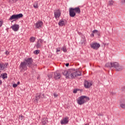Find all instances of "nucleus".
Segmentation results:
<instances>
[{"label":"nucleus","instance_id":"0eeeda50","mask_svg":"<svg viewBox=\"0 0 125 125\" xmlns=\"http://www.w3.org/2000/svg\"><path fill=\"white\" fill-rule=\"evenodd\" d=\"M90 46L91 48H93V49H96V50H97V49H98V48L100 46V44L97 42H93L92 44H90Z\"/></svg>","mask_w":125,"mask_h":125},{"label":"nucleus","instance_id":"2f4dec72","mask_svg":"<svg viewBox=\"0 0 125 125\" xmlns=\"http://www.w3.org/2000/svg\"><path fill=\"white\" fill-rule=\"evenodd\" d=\"M77 92H78V89H74L73 90V93H77Z\"/></svg>","mask_w":125,"mask_h":125},{"label":"nucleus","instance_id":"423d86ee","mask_svg":"<svg viewBox=\"0 0 125 125\" xmlns=\"http://www.w3.org/2000/svg\"><path fill=\"white\" fill-rule=\"evenodd\" d=\"M27 63H26L25 62H21L20 65V68L21 69V71H22V70L26 71V70H27Z\"/></svg>","mask_w":125,"mask_h":125},{"label":"nucleus","instance_id":"f257e3e1","mask_svg":"<svg viewBox=\"0 0 125 125\" xmlns=\"http://www.w3.org/2000/svg\"><path fill=\"white\" fill-rule=\"evenodd\" d=\"M63 76H65L66 79H74L76 77L82 76L81 71H76L74 69H70L68 70H64L62 72Z\"/></svg>","mask_w":125,"mask_h":125},{"label":"nucleus","instance_id":"6e6552de","mask_svg":"<svg viewBox=\"0 0 125 125\" xmlns=\"http://www.w3.org/2000/svg\"><path fill=\"white\" fill-rule=\"evenodd\" d=\"M68 123H69V117H66L61 120V125H67Z\"/></svg>","mask_w":125,"mask_h":125},{"label":"nucleus","instance_id":"f03ea898","mask_svg":"<svg viewBox=\"0 0 125 125\" xmlns=\"http://www.w3.org/2000/svg\"><path fill=\"white\" fill-rule=\"evenodd\" d=\"M87 101H89V98L85 96H82L77 100V103L79 105H83V104H84Z\"/></svg>","mask_w":125,"mask_h":125},{"label":"nucleus","instance_id":"39448f33","mask_svg":"<svg viewBox=\"0 0 125 125\" xmlns=\"http://www.w3.org/2000/svg\"><path fill=\"white\" fill-rule=\"evenodd\" d=\"M25 63H26L27 66L28 67H32L33 65V59L32 58H29L24 60Z\"/></svg>","mask_w":125,"mask_h":125},{"label":"nucleus","instance_id":"2eb2a0df","mask_svg":"<svg viewBox=\"0 0 125 125\" xmlns=\"http://www.w3.org/2000/svg\"><path fill=\"white\" fill-rule=\"evenodd\" d=\"M11 29L13 30L15 32H17L19 30V25L18 24H14L11 26Z\"/></svg>","mask_w":125,"mask_h":125},{"label":"nucleus","instance_id":"f8f14e48","mask_svg":"<svg viewBox=\"0 0 125 125\" xmlns=\"http://www.w3.org/2000/svg\"><path fill=\"white\" fill-rule=\"evenodd\" d=\"M41 98H44V94H43L42 95V97H41V94H37L35 98V100L36 102H38V101H40V102H41Z\"/></svg>","mask_w":125,"mask_h":125},{"label":"nucleus","instance_id":"b1692460","mask_svg":"<svg viewBox=\"0 0 125 125\" xmlns=\"http://www.w3.org/2000/svg\"><path fill=\"white\" fill-rule=\"evenodd\" d=\"M92 33H97L96 35H97L98 36H100V32H98V30H94L92 31Z\"/></svg>","mask_w":125,"mask_h":125},{"label":"nucleus","instance_id":"6ab92c4d","mask_svg":"<svg viewBox=\"0 0 125 125\" xmlns=\"http://www.w3.org/2000/svg\"><path fill=\"white\" fill-rule=\"evenodd\" d=\"M42 124L43 125H46V124H47L48 121L47 120V118H44L42 119Z\"/></svg>","mask_w":125,"mask_h":125},{"label":"nucleus","instance_id":"7c9ffc66","mask_svg":"<svg viewBox=\"0 0 125 125\" xmlns=\"http://www.w3.org/2000/svg\"><path fill=\"white\" fill-rule=\"evenodd\" d=\"M121 108H123V109H125V104H122L121 105H120Z\"/></svg>","mask_w":125,"mask_h":125},{"label":"nucleus","instance_id":"dca6fc26","mask_svg":"<svg viewBox=\"0 0 125 125\" xmlns=\"http://www.w3.org/2000/svg\"><path fill=\"white\" fill-rule=\"evenodd\" d=\"M42 21H38L36 24V28L37 29H41L42 27Z\"/></svg>","mask_w":125,"mask_h":125},{"label":"nucleus","instance_id":"a19ab883","mask_svg":"<svg viewBox=\"0 0 125 125\" xmlns=\"http://www.w3.org/2000/svg\"><path fill=\"white\" fill-rule=\"evenodd\" d=\"M17 84V85H18V84H20V82H18Z\"/></svg>","mask_w":125,"mask_h":125},{"label":"nucleus","instance_id":"412c9836","mask_svg":"<svg viewBox=\"0 0 125 125\" xmlns=\"http://www.w3.org/2000/svg\"><path fill=\"white\" fill-rule=\"evenodd\" d=\"M105 67H109V68H112V62H108L105 64Z\"/></svg>","mask_w":125,"mask_h":125},{"label":"nucleus","instance_id":"e433bc0d","mask_svg":"<svg viewBox=\"0 0 125 125\" xmlns=\"http://www.w3.org/2000/svg\"><path fill=\"white\" fill-rule=\"evenodd\" d=\"M5 54H6L7 55H8V54H9V52L6 51L5 52Z\"/></svg>","mask_w":125,"mask_h":125},{"label":"nucleus","instance_id":"ddd939ff","mask_svg":"<svg viewBox=\"0 0 125 125\" xmlns=\"http://www.w3.org/2000/svg\"><path fill=\"white\" fill-rule=\"evenodd\" d=\"M69 12L70 17H74L76 16V13L74 11V8H70L69 9Z\"/></svg>","mask_w":125,"mask_h":125},{"label":"nucleus","instance_id":"1a4fd4ad","mask_svg":"<svg viewBox=\"0 0 125 125\" xmlns=\"http://www.w3.org/2000/svg\"><path fill=\"white\" fill-rule=\"evenodd\" d=\"M91 85H92V82L91 81H86L84 83V86L85 88H89Z\"/></svg>","mask_w":125,"mask_h":125},{"label":"nucleus","instance_id":"4468645a","mask_svg":"<svg viewBox=\"0 0 125 125\" xmlns=\"http://www.w3.org/2000/svg\"><path fill=\"white\" fill-rule=\"evenodd\" d=\"M43 42V41H42V40L39 39L36 45L37 48H41V46H42V44Z\"/></svg>","mask_w":125,"mask_h":125},{"label":"nucleus","instance_id":"ea45409f","mask_svg":"<svg viewBox=\"0 0 125 125\" xmlns=\"http://www.w3.org/2000/svg\"><path fill=\"white\" fill-rule=\"evenodd\" d=\"M91 37H94V33H92L91 35Z\"/></svg>","mask_w":125,"mask_h":125},{"label":"nucleus","instance_id":"cd10ccee","mask_svg":"<svg viewBox=\"0 0 125 125\" xmlns=\"http://www.w3.org/2000/svg\"><path fill=\"white\" fill-rule=\"evenodd\" d=\"M52 75H53V73H52L48 74L47 75V77H48V79H51V78H52Z\"/></svg>","mask_w":125,"mask_h":125},{"label":"nucleus","instance_id":"a211bd4d","mask_svg":"<svg viewBox=\"0 0 125 125\" xmlns=\"http://www.w3.org/2000/svg\"><path fill=\"white\" fill-rule=\"evenodd\" d=\"M73 10L74 11V12L75 13H78V14H80L81 13V9H80L79 7H76L73 8Z\"/></svg>","mask_w":125,"mask_h":125},{"label":"nucleus","instance_id":"79ce46f5","mask_svg":"<svg viewBox=\"0 0 125 125\" xmlns=\"http://www.w3.org/2000/svg\"><path fill=\"white\" fill-rule=\"evenodd\" d=\"M93 34H97V32H92Z\"/></svg>","mask_w":125,"mask_h":125},{"label":"nucleus","instance_id":"5701e85b","mask_svg":"<svg viewBox=\"0 0 125 125\" xmlns=\"http://www.w3.org/2000/svg\"><path fill=\"white\" fill-rule=\"evenodd\" d=\"M36 41V38L34 37H32L30 38V41L31 42H34Z\"/></svg>","mask_w":125,"mask_h":125},{"label":"nucleus","instance_id":"9b49d317","mask_svg":"<svg viewBox=\"0 0 125 125\" xmlns=\"http://www.w3.org/2000/svg\"><path fill=\"white\" fill-rule=\"evenodd\" d=\"M61 78V75L59 73V71H57L54 73V79L55 80H58L59 79H60Z\"/></svg>","mask_w":125,"mask_h":125},{"label":"nucleus","instance_id":"72a5a7b5","mask_svg":"<svg viewBox=\"0 0 125 125\" xmlns=\"http://www.w3.org/2000/svg\"><path fill=\"white\" fill-rule=\"evenodd\" d=\"M56 50H57V52H60V48H57V49H56Z\"/></svg>","mask_w":125,"mask_h":125},{"label":"nucleus","instance_id":"58836bf2","mask_svg":"<svg viewBox=\"0 0 125 125\" xmlns=\"http://www.w3.org/2000/svg\"><path fill=\"white\" fill-rule=\"evenodd\" d=\"M2 83V81H1V80H0V85H1Z\"/></svg>","mask_w":125,"mask_h":125},{"label":"nucleus","instance_id":"c9c22d12","mask_svg":"<svg viewBox=\"0 0 125 125\" xmlns=\"http://www.w3.org/2000/svg\"><path fill=\"white\" fill-rule=\"evenodd\" d=\"M2 26V21H0V27H1Z\"/></svg>","mask_w":125,"mask_h":125},{"label":"nucleus","instance_id":"bb28decb","mask_svg":"<svg viewBox=\"0 0 125 125\" xmlns=\"http://www.w3.org/2000/svg\"><path fill=\"white\" fill-rule=\"evenodd\" d=\"M7 78V74L6 73H4L2 75V79L4 80V79H6Z\"/></svg>","mask_w":125,"mask_h":125},{"label":"nucleus","instance_id":"a878e982","mask_svg":"<svg viewBox=\"0 0 125 125\" xmlns=\"http://www.w3.org/2000/svg\"><path fill=\"white\" fill-rule=\"evenodd\" d=\"M62 50H63V52H67V49L66 48V46H63L62 48Z\"/></svg>","mask_w":125,"mask_h":125},{"label":"nucleus","instance_id":"f3484780","mask_svg":"<svg viewBox=\"0 0 125 125\" xmlns=\"http://www.w3.org/2000/svg\"><path fill=\"white\" fill-rule=\"evenodd\" d=\"M59 26H60L61 27H63V26H65V21H64V20L62 19L60 20L59 23H58Z\"/></svg>","mask_w":125,"mask_h":125},{"label":"nucleus","instance_id":"20e7f679","mask_svg":"<svg viewBox=\"0 0 125 125\" xmlns=\"http://www.w3.org/2000/svg\"><path fill=\"white\" fill-rule=\"evenodd\" d=\"M22 17H23V14H14L11 16L9 20H10V21H11V20H18V19H20V18H22Z\"/></svg>","mask_w":125,"mask_h":125},{"label":"nucleus","instance_id":"4be33fe9","mask_svg":"<svg viewBox=\"0 0 125 125\" xmlns=\"http://www.w3.org/2000/svg\"><path fill=\"white\" fill-rule=\"evenodd\" d=\"M16 1H18V0H9V2L10 4H12L16 2Z\"/></svg>","mask_w":125,"mask_h":125},{"label":"nucleus","instance_id":"7ed1b4c3","mask_svg":"<svg viewBox=\"0 0 125 125\" xmlns=\"http://www.w3.org/2000/svg\"><path fill=\"white\" fill-rule=\"evenodd\" d=\"M112 68H115L116 71H123L124 70V66L121 65L118 62H112Z\"/></svg>","mask_w":125,"mask_h":125},{"label":"nucleus","instance_id":"473e14b6","mask_svg":"<svg viewBox=\"0 0 125 125\" xmlns=\"http://www.w3.org/2000/svg\"><path fill=\"white\" fill-rule=\"evenodd\" d=\"M17 85H17V84L14 83L13 84V87H16L17 86Z\"/></svg>","mask_w":125,"mask_h":125},{"label":"nucleus","instance_id":"c756f323","mask_svg":"<svg viewBox=\"0 0 125 125\" xmlns=\"http://www.w3.org/2000/svg\"><path fill=\"white\" fill-rule=\"evenodd\" d=\"M114 4V1L112 0H109V5H113Z\"/></svg>","mask_w":125,"mask_h":125},{"label":"nucleus","instance_id":"c85d7f7f","mask_svg":"<svg viewBox=\"0 0 125 125\" xmlns=\"http://www.w3.org/2000/svg\"><path fill=\"white\" fill-rule=\"evenodd\" d=\"M34 54L38 55V54H39V53H40V51L39 50H36L34 51Z\"/></svg>","mask_w":125,"mask_h":125},{"label":"nucleus","instance_id":"aec40b11","mask_svg":"<svg viewBox=\"0 0 125 125\" xmlns=\"http://www.w3.org/2000/svg\"><path fill=\"white\" fill-rule=\"evenodd\" d=\"M4 64L0 63V73H1V71L4 70Z\"/></svg>","mask_w":125,"mask_h":125},{"label":"nucleus","instance_id":"4c0bfd02","mask_svg":"<svg viewBox=\"0 0 125 125\" xmlns=\"http://www.w3.org/2000/svg\"><path fill=\"white\" fill-rule=\"evenodd\" d=\"M65 66H66V67H68V66H69V63H66V64H65Z\"/></svg>","mask_w":125,"mask_h":125},{"label":"nucleus","instance_id":"393cba45","mask_svg":"<svg viewBox=\"0 0 125 125\" xmlns=\"http://www.w3.org/2000/svg\"><path fill=\"white\" fill-rule=\"evenodd\" d=\"M34 8H38L39 7L38 6V2H35L33 5Z\"/></svg>","mask_w":125,"mask_h":125},{"label":"nucleus","instance_id":"9d476101","mask_svg":"<svg viewBox=\"0 0 125 125\" xmlns=\"http://www.w3.org/2000/svg\"><path fill=\"white\" fill-rule=\"evenodd\" d=\"M54 16L56 19L59 18L61 16V12L59 10H57L54 11Z\"/></svg>","mask_w":125,"mask_h":125},{"label":"nucleus","instance_id":"f704fd0d","mask_svg":"<svg viewBox=\"0 0 125 125\" xmlns=\"http://www.w3.org/2000/svg\"><path fill=\"white\" fill-rule=\"evenodd\" d=\"M54 97H58V94H57L56 93H54Z\"/></svg>","mask_w":125,"mask_h":125},{"label":"nucleus","instance_id":"37998d69","mask_svg":"<svg viewBox=\"0 0 125 125\" xmlns=\"http://www.w3.org/2000/svg\"><path fill=\"white\" fill-rule=\"evenodd\" d=\"M23 117H24V116H21V117H20V118H23Z\"/></svg>","mask_w":125,"mask_h":125}]
</instances>
